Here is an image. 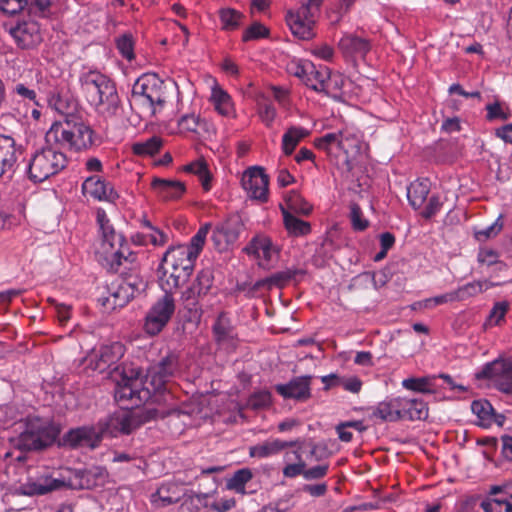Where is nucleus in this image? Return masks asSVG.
<instances>
[{
    "label": "nucleus",
    "mask_w": 512,
    "mask_h": 512,
    "mask_svg": "<svg viewBox=\"0 0 512 512\" xmlns=\"http://www.w3.org/2000/svg\"><path fill=\"white\" fill-rule=\"evenodd\" d=\"M311 376H299L286 384L275 385V391L284 399L306 401L311 397Z\"/></svg>",
    "instance_id": "nucleus-24"
},
{
    "label": "nucleus",
    "mask_w": 512,
    "mask_h": 512,
    "mask_svg": "<svg viewBox=\"0 0 512 512\" xmlns=\"http://www.w3.org/2000/svg\"><path fill=\"white\" fill-rule=\"evenodd\" d=\"M132 98L154 116L156 107L162 108L166 103L164 82L156 74H144L135 81Z\"/></svg>",
    "instance_id": "nucleus-8"
},
{
    "label": "nucleus",
    "mask_w": 512,
    "mask_h": 512,
    "mask_svg": "<svg viewBox=\"0 0 512 512\" xmlns=\"http://www.w3.org/2000/svg\"><path fill=\"white\" fill-rule=\"evenodd\" d=\"M119 375L114 397L120 405L130 410L148 400L150 392L142 387V371L138 367L123 366Z\"/></svg>",
    "instance_id": "nucleus-6"
},
{
    "label": "nucleus",
    "mask_w": 512,
    "mask_h": 512,
    "mask_svg": "<svg viewBox=\"0 0 512 512\" xmlns=\"http://www.w3.org/2000/svg\"><path fill=\"white\" fill-rule=\"evenodd\" d=\"M471 410L480 420L481 424L490 425L494 416V409L488 400H474Z\"/></svg>",
    "instance_id": "nucleus-45"
},
{
    "label": "nucleus",
    "mask_w": 512,
    "mask_h": 512,
    "mask_svg": "<svg viewBox=\"0 0 512 512\" xmlns=\"http://www.w3.org/2000/svg\"><path fill=\"white\" fill-rule=\"evenodd\" d=\"M10 34L22 49L33 48L42 42L40 25L33 18L12 27L10 29Z\"/></svg>",
    "instance_id": "nucleus-23"
},
{
    "label": "nucleus",
    "mask_w": 512,
    "mask_h": 512,
    "mask_svg": "<svg viewBox=\"0 0 512 512\" xmlns=\"http://www.w3.org/2000/svg\"><path fill=\"white\" fill-rule=\"evenodd\" d=\"M162 144L163 142L160 137L152 136L143 142L134 143L132 145V151L139 156H153L160 150Z\"/></svg>",
    "instance_id": "nucleus-43"
},
{
    "label": "nucleus",
    "mask_w": 512,
    "mask_h": 512,
    "mask_svg": "<svg viewBox=\"0 0 512 512\" xmlns=\"http://www.w3.org/2000/svg\"><path fill=\"white\" fill-rule=\"evenodd\" d=\"M210 226H201L198 232L191 238L190 243L187 245H178V250H183V254H188L193 262H196L199 254L201 253L206 236Z\"/></svg>",
    "instance_id": "nucleus-40"
},
{
    "label": "nucleus",
    "mask_w": 512,
    "mask_h": 512,
    "mask_svg": "<svg viewBox=\"0 0 512 512\" xmlns=\"http://www.w3.org/2000/svg\"><path fill=\"white\" fill-rule=\"evenodd\" d=\"M15 140L10 136L0 135V177L13 170L18 159Z\"/></svg>",
    "instance_id": "nucleus-31"
},
{
    "label": "nucleus",
    "mask_w": 512,
    "mask_h": 512,
    "mask_svg": "<svg viewBox=\"0 0 512 512\" xmlns=\"http://www.w3.org/2000/svg\"><path fill=\"white\" fill-rule=\"evenodd\" d=\"M239 236L236 226H216L213 232V240L220 249H225L233 244Z\"/></svg>",
    "instance_id": "nucleus-41"
},
{
    "label": "nucleus",
    "mask_w": 512,
    "mask_h": 512,
    "mask_svg": "<svg viewBox=\"0 0 512 512\" xmlns=\"http://www.w3.org/2000/svg\"><path fill=\"white\" fill-rule=\"evenodd\" d=\"M339 48L345 54H360L364 56L371 47L368 40L353 34H346L340 39Z\"/></svg>",
    "instance_id": "nucleus-38"
},
{
    "label": "nucleus",
    "mask_w": 512,
    "mask_h": 512,
    "mask_svg": "<svg viewBox=\"0 0 512 512\" xmlns=\"http://www.w3.org/2000/svg\"><path fill=\"white\" fill-rule=\"evenodd\" d=\"M401 420H425L428 417L427 403L422 399L399 397Z\"/></svg>",
    "instance_id": "nucleus-30"
},
{
    "label": "nucleus",
    "mask_w": 512,
    "mask_h": 512,
    "mask_svg": "<svg viewBox=\"0 0 512 512\" xmlns=\"http://www.w3.org/2000/svg\"><path fill=\"white\" fill-rule=\"evenodd\" d=\"M176 310L173 293L164 292L145 316L144 330L150 336L158 335L169 323Z\"/></svg>",
    "instance_id": "nucleus-12"
},
{
    "label": "nucleus",
    "mask_w": 512,
    "mask_h": 512,
    "mask_svg": "<svg viewBox=\"0 0 512 512\" xmlns=\"http://www.w3.org/2000/svg\"><path fill=\"white\" fill-rule=\"evenodd\" d=\"M195 262L183 250L169 247L157 268L159 286L164 292L173 293L186 283L194 271Z\"/></svg>",
    "instance_id": "nucleus-3"
},
{
    "label": "nucleus",
    "mask_w": 512,
    "mask_h": 512,
    "mask_svg": "<svg viewBox=\"0 0 512 512\" xmlns=\"http://www.w3.org/2000/svg\"><path fill=\"white\" fill-rule=\"evenodd\" d=\"M295 455V459L297 460L295 463H289L286 464L283 469L282 473L285 478H296L298 476H304V468L306 467V463L302 458L301 453L299 450H296L293 452Z\"/></svg>",
    "instance_id": "nucleus-50"
},
{
    "label": "nucleus",
    "mask_w": 512,
    "mask_h": 512,
    "mask_svg": "<svg viewBox=\"0 0 512 512\" xmlns=\"http://www.w3.org/2000/svg\"><path fill=\"white\" fill-rule=\"evenodd\" d=\"M241 182L251 198L260 201L267 200L269 177L262 167L249 168L244 172Z\"/></svg>",
    "instance_id": "nucleus-20"
},
{
    "label": "nucleus",
    "mask_w": 512,
    "mask_h": 512,
    "mask_svg": "<svg viewBox=\"0 0 512 512\" xmlns=\"http://www.w3.org/2000/svg\"><path fill=\"white\" fill-rule=\"evenodd\" d=\"M125 346L120 342H113L102 345L99 350L94 351L89 359V366L100 373H103L115 365L124 355Z\"/></svg>",
    "instance_id": "nucleus-19"
},
{
    "label": "nucleus",
    "mask_w": 512,
    "mask_h": 512,
    "mask_svg": "<svg viewBox=\"0 0 512 512\" xmlns=\"http://www.w3.org/2000/svg\"><path fill=\"white\" fill-rule=\"evenodd\" d=\"M55 0H28L27 14L30 18H49Z\"/></svg>",
    "instance_id": "nucleus-42"
},
{
    "label": "nucleus",
    "mask_w": 512,
    "mask_h": 512,
    "mask_svg": "<svg viewBox=\"0 0 512 512\" xmlns=\"http://www.w3.org/2000/svg\"><path fill=\"white\" fill-rule=\"evenodd\" d=\"M108 477L107 470L102 466H92L83 470H77L75 479H78L76 484L81 489H93L97 486L105 484Z\"/></svg>",
    "instance_id": "nucleus-29"
},
{
    "label": "nucleus",
    "mask_w": 512,
    "mask_h": 512,
    "mask_svg": "<svg viewBox=\"0 0 512 512\" xmlns=\"http://www.w3.org/2000/svg\"><path fill=\"white\" fill-rule=\"evenodd\" d=\"M212 495L208 493H195L189 498L190 509L192 511H199L202 508H210L212 504Z\"/></svg>",
    "instance_id": "nucleus-56"
},
{
    "label": "nucleus",
    "mask_w": 512,
    "mask_h": 512,
    "mask_svg": "<svg viewBox=\"0 0 512 512\" xmlns=\"http://www.w3.org/2000/svg\"><path fill=\"white\" fill-rule=\"evenodd\" d=\"M403 386L406 389L421 393L434 392V390L431 388V379L428 377L405 379L403 381Z\"/></svg>",
    "instance_id": "nucleus-52"
},
{
    "label": "nucleus",
    "mask_w": 512,
    "mask_h": 512,
    "mask_svg": "<svg viewBox=\"0 0 512 512\" xmlns=\"http://www.w3.org/2000/svg\"><path fill=\"white\" fill-rule=\"evenodd\" d=\"M477 261L480 265L493 269L491 276L498 275L507 269L506 263L499 260V253L493 249L480 248L477 254Z\"/></svg>",
    "instance_id": "nucleus-39"
},
{
    "label": "nucleus",
    "mask_w": 512,
    "mask_h": 512,
    "mask_svg": "<svg viewBox=\"0 0 512 512\" xmlns=\"http://www.w3.org/2000/svg\"><path fill=\"white\" fill-rule=\"evenodd\" d=\"M147 232L138 233L135 242L139 245L164 246L169 242L170 234L155 226H146Z\"/></svg>",
    "instance_id": "nucleus-37"
},
{
    "label": "nucleus",
    "mask_w": 512,
    "mask_h": 512,
    "mask_svg": "<svg viewBox=\"0 0 512 512\" xmlns=\"http://www.w3.org/2000/svg\"><path fill=\"white\" fill-rule=\"evenodd\" d=\"M64 486V481L55 479L51 476H40L36 479H29L22 484L20 489L22 494L26 496L45 495L52 491L58 490Z\"/></svg>",
    "instance_id": "nucleus-27"
},
{
    "label": "nucleus",
    "mask_w": 512,
    "mask_h": 512,
    "mask_svg": "<svg viewBox=\"0 0 512 512\" xmlns=\"http://www.w3.org/2000/svg\"><path fill=\"white\" fill-rule=\"evenodd\" d=\"M341 140L344 141V144L347 147V149H340V150L343 151V153L345 155L344 163L347 166V170L350 171L352 167H351L350 160H349V153L351 151H353L354 149L357 150L359 148L358 147V139L351 134L343 133Z\"/></svg>",
    "instance_id": "nucleus-60"
},
{
    "label": "nucleus",
    "mask_w": 512,
    "mask_h": 512,
    "mask_svg": "<svg viewBox=\"0 0 512 512\" xmlns=\"http://www.w3.org/2000/svg\"><path fill=\"white\" fill-rule=\"evenodd\" d=\"M28 0H0V10L6 15H16L25 10L27 12Z\"/></svg>",
    "instance_id": "nucleus-54"
},
{
    "label": "nucleus",
    "mask_w": 512,
    "mask_h": 512,
    "mask_svg": "<svg viewBox=\"0 0 512 512\" xmlns=\"http://www.w3.org/2000/svg\"><path fill=\"white\" fill-rule=\"evenodd\" d=\"M253 474L250 469L243 468L237 470L228 482V487L236 491L244 490L245 485L252 479Z\"/></svg>",
    "instance_id": "nucleus-51"
},
{
    "label": "nucleus",
    "mask_w": 512,
    "mask_h": 512,
    "mask_svg": "<svg viewBox=\"0 0 512 512\" xmlns=\"http://www.w3.org/2000/svg\"><path fill=\"white\" fill-rule=\"evenodd\" d=\"M82 88L90 103L105 117L116 116L120 108V99L115 84L99 72L86 73L81 78Z\"/></svg>",
    "instance_id": "nucleus-4"
},
{
    "label": "nucleus",
    "mask_w": 512,
    "mask_h": 512,
    "mask_svg": "<svg viewBox=\"0 0 512 512\" xmlns=\"http://www.w3.org/2000/svg\"><path fill=\"white\" fill-rule=\"evenodd\" d=\"M58 145L46 144L37 150L28 164V176L34 182H43L65 168L67 158Z\"/></svg>",
    "instance_id": "nucleus-7"
},
{
    "label": "nucleus",
    "mask_w": 512,
    "mask_h": 512,
    "mask_svg": "<svg viewBox=\"0 0 512 512\" xmlns=\"http://www.w3.org/2000/svg\"><path fill=\"white\" fill-rule=\"evenodd\" d=\"M214 102L215 109L223 116H228L231 112L232 106L230 96L221 88H214L211 96Z\"/></svg>",
    "instance_id": "nucleus-48"
},
{
    "label": "nucleus",
    "mask_w": 512,
    "mask_h": 512,
    "mask_svg": "<svg viewBox=\"0 0 512 512\" xmlns=\"http://www.w3.org/2000/svg\"><path fill=\"white\" fill-rule=\"evenodd\" d=\"M272 404V395L268 390H259L252 393L247 401V406L253 410L266 409Z\"/></svg>",
    "instance_id": "nucleus-49"
},
{
    "label": "nucleus",
    "mask_w": 512,
    "mask_h": 512,
    "mask_svg": "<svg viewBox=\"0 0 512 512\" xmlns=\"http://www.w3.org/2000/svg\"><path fill=\"white\" fill-rule=\"evenodd\" d=\"M199 124H200V117L195 114L183 115L178 120L179 127L182 130H185L188 132H196Z\"/></svg>",
    "instance_id": "nucleus-61"
},
{
    "label": "nucleus",
    "mask_w": 512,
    "mask_h": 512,
    "mask_svg": "<svg viewBox=\"0 0 512 512\" xmlns=\"http://www.w3.org/2000/svg\"><path fill=\"white\" fill-rule=\"evenodd\" d=\"M93 136L94 131L81 117L68 114L64 121L54 123L47 131L45 143L80 151L93 145Z\"/></svg>",
    "instance_id": "nucleus-1"
},
{
    "label": "nucleus",
    "mask_w": 512,
    "mask_h": 512,
    "mask_svg": "<svg viewBox=\"0 0 512 512\" xmlns=\"http://www.w3.org/2000/svg\"><path fill=\"white\" fill-rule=\"evenodd\" d=\"M101 441L97 424L70 429L63 436L64 445L71 448L86 446L94 449L99 446Z\"/></svg>",
    "instance_id": "nucleus-21"
},
{
    "label": "nucleus",
    "mask_w": 512,
    "mask_h": 512,
    "mask_svg": "<svg viewBox=\"0 0 512 512\" xmlns=\"http://www.w3.org/2000/svg\"><path fill=\"white\" fill-rule=\"evenodd\" d=\"M322 0H301L296 11H288L286 22L292 34L300 40H310L315 33L313 27L320 13Z\"/></svg>",
    "instance_id": "nucleus-9"
},
{
    "label": "nucleus",
    "mask_w": 512,
    "mask_h": 512,
    "mask_svg": "<svg viewBox=\"0 0 512 512\" xmlns=\"http://www.w3.org/2000/svg\"><path fill=\"white\" fill-rule=\"evenodd\" d=\"M215 343L221 349L234 351L238 345V335L235 326L227 313L221 312L212 325Z\"/></svg>",
    "instance_id": "nucleus-18"
},
{
    "label": "nucleus",
    "mask_w": 512,
    "mask_h": 512,
    "mask_svg": "<svg viewBox=\"0 0 512 512\" xmlns=\"http://www.w3.org/2000/svg\"><path fill=\"white\" fill-rule=\"evenodd\" d=\"M145 287L144 282L137 277H129L119 282H113L109 288V296L102 305L106 308L116 309L124 307Z\"/></svg>",
    "instance_id": "nucleus-13"
},
{
    "label": "nucleus",
    "mask_w": 512,
    "mask_h": 512,
    "mask_svg": "<svg viewBox=\"0 0 512 512\" xmlns=\"http://www.w3.org/2000/svg\"><path fill=\"white\" fill-rule=\"evenodd\" d=\"M183 495V488L180 485L168 482L162 484L156 492L151 495V502L157 507H166L179 502Z\"/></svg>",
    "instance_id": "nucleus-28"
},
{
    "label": "nucleus",
    "mask_w": 512,
    "mask_h": 512,
    "mask_svg": "<svg viewBox=\"0 0 512 512\" xmlns=\"http://www.w3.org/2000/svg\"><path fill=\"white\" fill-rule=\"evenodd\" d=\"M169 412L166 409H159L147 405L138 411L124 410L115 412L100 419L96 424L100 437H117L121 434H130L133 430L146 422L165 418Z\"/></svg>",
    "instance_id": "nucleus-2"
},
{
    "label": "nucleus",
    "mask_w": 512,
    "mask_h": 512,
    "mask_svg": "<svg viewBox=\"0 0 512 512\" xmlns=\"http://www.w3.org/2000/svg\"><path fill=\"white\" fill-rule=\"evenodd\" d=\"M343 132L339 133H328L322 138L315 140V146L319 149L326 151L329 155L331 154L332 148L347 149L344 141L341 140Z\"/></svg>",
    "instance_id": "nucleus-46"
},
{
    "label": "nucleus",
    "mask_w": 512,
    "mask_h": 512,
    "mask_svg": "<svg viewBox=\"0 0 512 512\" xmlns=\"http://www.w3.org/2000/svg\"><path fill=\"white\" fill-rule=\"evenodd\" d=\"M372 415L373 417L385 422H396L401 420L399 397L378 403L374 408Z\"/></svg>",
    "instance_id": "nucleus-35"
},
{
    "label": "nucleus",
    "mask_w": 512,
    "mask_h": 512,
    "mask_svg": "<svg viewBox=\"0 0 512 512\" xmlns=\"http://www.w3.org/2000/svg\"><path fill=\"white\" fill-rule=\"evenodd\" d=\"M214 282L213 270L209 267L200 270L192 284L181 294V300L189 310L196 309L200 300L211 290Z\"/></svg>",
    "instance_id": "nucleus-15"
},
{
    "label": "nucleus",
    "mask_w": 512,
    "mask_h": 512,
    "mask_svg": "<svg viewBox=\"0 0 512 512\" xmlns=\"http://www.w3.org/2000/svg\"><path fill=\"white\" fill-rule=\"evenodd\" d=\"M504 282H493L491 280H481L469 282L463 286L458 287L455 291L457 301H465L471 297H475L478 294L495 286L502 285Z\"/></svg>",
    "instance_id": "nucleus-34"
},
{
    "label": "nucleus",
    "mask_w": 512,
    "mask_h": 512,
    "mask_svg": "<svg viewBox=\"0 0 512 512\" xmlns=\"http://www.w3.org/2000/svg\"><path fill=\"white\" fill-rule=\"evenodd\" d=\"M82 190L84 194L100 201L113 202L118 198L113 186L97 175L88 177L82 185Z\"/></svg>",
    "instance_id": "nucleus-26"
},
{
    "label": "nucleus",
    "mask_w": 512,
    "mask_h": 512,
    "mask_svg": "<svg viewBox=\"0 0 512 512\" xmlns=\"http://www.w3.org/2000/svg\"><path fill=\"white\" fill-rule=\"evenodd\" d=\"M179 356L175 352H168L161 360L152 365L146 374L153 389L160 391L179 371Z\"/></svg>",
    "instance_id": "nucleus-14"
},
{
    "label": "nucleus",
    "mask_w": 512,
    "mask_h": 512,
    "mask_svg": "<svg viewBox=\"0 0 512 512\" xmlns=\"http://www.w3.org/2000/svg\"><path fill=\"white\" fill-rule=\"evenodd\" d=\"M302 441L300 439L292 441H283L279 438L269 439L249 448V455L256 458H268L278 455L283 450L289 447L300 448Z\"/></svg>",
    "instance_id": "nucleus-25"
},
{
    "label": "nucleus",
    "mask_w": 512,
    "mask_h": 512,
    "mask_svg": "<svg viewBox=\"0 0 512 512\" xmlns=\"http://www.w3.org/2000/svg\"><path fill=\"white\" fill-rule=\"evenodd\" d=\"M291 280V275L288 270L274 273L264 281H270V286L284 287Z\"/></svg>",
    "instance_id": "nucleus-64"
},
{
    "label": "nucleus",
    "mask_w": 512,
    "mask_h": 512,
    "mask_svg": "<svg viewBox=\"0 0 512 512\" xmlns=\"http://www.w3.org/2000/svg\"><path fill=\"white\" fill-rule=\"evenodd\" d=\"M152 187L163 200L178 199L185 191L183 183L161 178H154Z\"/></svg>",
    "instance_id": "nucleus-33"
},
{
    "label": "nucleus",
    "mask_w": 512,
    "mask_h": 512,
    "mask_svg": "<svg viewBox=\"0 0 512 512\" xmlns=\"http://www.w3.org/2000/svg\"><path fill=\"white\" fill-rule=\"evenodd\" d=\"M302 73H309L305 79V85L317 92H326L328 81L330 80V71L327 67L320 66L318 69L312 64L307 63L301 68Z\"/></svg>",
    "instance_id": "nucleus-32"
},
{
    "label": "nucleus",
    "mask_w": 512,
    "mask_h": 512,
    "mask_svg": "<svg viewBox=\"0 0 512 512\" xmlns=\"http://www.w3.org/2000/svg\"><path fill=\"white\" fill-rule=\"evenodd\" d=\"M57 432L38 418L30 419L18 437L12 439L15 448L21 451L41 450L51 445Z\"/></svg>",
    "instance_id": "nucleus-10"
},
{
    "label": "nucleus",
    "mask_w": 512,
    "mask_h": 512,
    "mask_svg": "<svg viewBox=\"0 0 512 512\" xmlns=\"http://www.w3.org/2000/svg\"><path fill=\"white\" fill-rule=\"evenodd\" d=\"M117 48L121 55L127 60L134 58L133 40L130 35H123L117 40Z\"/></svg>",
    "instance_id": "nucleus-59"
},
{
    "label": "nucleus",
    "mask_w": 512,
    "mask_h": 512,
    "mask_svg": "<svg viewBox=\"0 0 512 512\" xmlns=\"http://www.w3.org/2000/svg\"><path fill=\"white\" fill-rule=\"evenodd\" d=\"M219 17L222 24V29L231 31L236 30L244 18V15L232 8H223L219 11Z\"/></svg>",
    "instance_id": "nucleus-44"
},
{
    "label": "nucleus",
    "mask_w": 512,
    "mask_h": 512,
    "mask_svg": "<svg viewBox=\"0 0 512 512\" xmlns=\"http://www.w3.org/2000/svg\"><path fill=\"white\" fill-rule=\"evenodd\" d=\"M508 303L506 301L497 302L494 304L488 316V323L490 325H499L500 322L504 319L507 311H508Z\"/></svg>",
    "instance_id": "nucleus-55"
},
{
    "label": "nucleus",
    "mask_w": 512,
    "mask_h": 512,
    "mask_svg": "<svg viewBox=\"0 0 512 512\" xmlns=\"http://www.w3.org/2000/svg\"><path fill=\"white\" fill-rule=\"evenodd\" d=\"M269 36V29L260 22H254L243 33L242 40L248 42L258 40Z\"/></svg>",
    "instance_id": "nucleus-53"
},
{
    "label": "nucleus",
    "mask_w": 512,
    "mask_h": 512,
    "mask_svg": "<svg viewBox=\"0 0 512 512\" xmlns=\"http://www.w3.org/2000/svg\"><path fill=\"white\" fill-rule=\"evenodd\" d=\"M185 171L194 173L199 177L203 188L207 191L210 189L211 174L208 171L207 163L203 159H199L185 166Z\"/></svg>",
    "instance_id": "nucleus-47"
},
{
    "label": "nucleus",
    "mask_w": 512,
    "mask_h": 512,
    "mask_svg": "<svg viewBox=\"0 0 512 512\" xmlns=\"http://www.w3.org/2000/svg\"><path fill=\"white\" fill-rule=\"evenodd\" d=\"M258 114L261 121L267 126L271 127L276 116V108L271 103H260L258 107Z\"/></svg>",
    "instance_id": "nucleus-57"
},
{
    "label": "nucleus",
    "mask_w": 512,
    "mask_h": 512,
    "mask_svg": "<svg viewBox=\"0 0 512 512\" xmlns=\"http://www.w3.org/2000/svg\"><path fill=\"white\" fill-rule=\"evenodd\" d=\"M479 379H490L498 390L512 394V360H495L477 373Z\"/></svg>",
    "instance_id": "nucleus-17"
},
{
    "label": "nucleus",
    "mask_w": 512,
    "mask_h": 512,
    "mask_svg": "<svg viewBox=\"0 0 512 512\" xmlns=\"http://www.w3.org/2000/svg\"><path fill=\"white\" fill-rule=\"evenodd\" d=\"M310 135V131L304 127L291 126L282 137V151L286 156L291 155L297 145Z\"/></svg>",
    "instance_id": "nucleus-36"
},
{
    "label": "nucleus",
    "mask_w": 512,
    "mask_h": 512,
    "mask_svg": "<svg viewBox=\"0 0 512 512\" xmlns=\"http://www.w3.org/2000/svg\"><path fill=\"white\" fill-rule=\"evenodd\" d=\"M285 203L286 206L281 205L284 224H309L296 217V215H308L312 210V205L299 192L290 191L285 197Z\"/></svg>",
    "instance_id": "nucleus-22"
},
{
    "label": "nucleus",
    "mask_w": 512,
    "mask_h": 512,
    "mask_svg": "<svg viewBox=\"0 0 512 512\" xmlns=\"http://www.w3.org/2000/svg\"><path fill=\"white\" fill-rule=\"evenodd\" d=\"M487 115L486 118L489 121L495 119L507 120L509 118V113L505 112L499 102H494L488 104L486 106Z\"/></svg>",
    "instance_id": "nucleus-62"
},
{
    "label": "nucleus",
    "mask_w": 512,
    "mask_h": 512,
    "mask_svg": "<svg viewBox=\"0 0 512 512\" xmlns=\"http://www.w3.org/2000/svg\"><path fill=\"white\" fill-rule=\"evenodd\" d=\"M430 181L428 179H418L407 187V198L410 205L415 209H421L420 215L426 219H431L441 209L442 202L438 195H431Z\"/></svg>",
    "instance_id": "nucleus-11"
},
{
    "label": "nucleus",
    "mask_w": 512,
    "mask_h": 512,
    "mask_svg": "<svg viewBox=\"0 0 512 512\" xmlns=\"http://www.w3.org/2000/svg\"><path fill=\"white\" fill-rule=\"evenodd\" d=\"M96 254L111 270L117 271L122 260L133 263L136 255L129 251L125 238L113 226H99Z\"/></svg>",
    "instance_id": "nucleus-5"
},
{
    "label": "nucleus",
    "mask_w": 512,
    "mask_h": 512,
    "mask_svg": "<svg viewBox=\"0 0 512 512\" xmlns=\"http://www.w3.org/2000/svg\"><path fill=\"white\" fill-rule=\"evenodd\" d=\"M248 256L257 260V265L265 270L273 267L274 257L279 254V249L270 237L264 234L255 235L244 248Z\"/></svg>",
    "instance_id": "nucleus-16"
},
{
    "label": "nucleus",
    "mask_w": 512,
    "mask_h": 512,
    "mask_svg": "<svg viewBox=\"0 0 512 512\" xmlns=\"http://www.w3.org/2000/svg\"><path fill=\"white\" fill-rule=\"evenodd\" d=\"M328 471H329L328 463L316 465V466L309 467V468H307V466H306L304 468L303 478L307 481L320 480L328 474Z\"/></svg>",
    "instance_id": "nucleus-58"
},
{
    "label": "nucleus",
    "mask_w": 512,
    "mask_h": 512,
    "mask_svg": "<svg viewBox=\"0 0 512 512\" xmlns=\"http://www.w3.org/2000/svg\"><path fill=\"white\" fill-rule=\"evenodd\" d=\"M455 301H457L456 296H455V291H451V292H448V293H445L442 295H438V296L426 299L424 301V306L426 308H433V307L441 305V304L455 302Z\"/></svg>",
    "instance_id": "nucleus-63"
}]
</instances>
